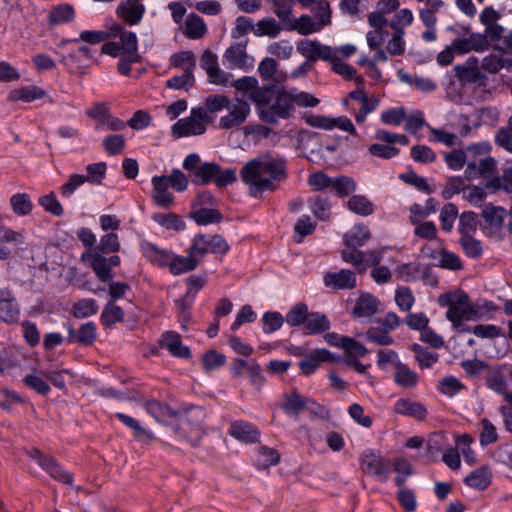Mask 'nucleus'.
I'll use <instances>...</instances> for the list:
<instances>
[{
  "mask_svg": "<svg viewBox=\"0 0 512 512\" xmlns=\"http://www.w3.org/2000/svg\"><path fill=\"white\" fill-rule=\"evenodd\" d=\"M240 175L242 181L256 192L275 191L277 183L288 176L286 161L279 156L263 154L248 161Z\"/></svg>",
  "mask_w": 512,
  "mask_h": 512,
  "instance_id": "1",
  "label": "nucleus"
},
{
  "mask_svg": "<svg viewBox=\"0 0 512 512\" xmlns=\"http://www.w3.org/2000/svg\"><path fill=\"white\" fill-rule=\"evenodd\" d=\"M319 102L318 98L308 92L276 86L272 106L263 113L264 122L277 124L280 119H289L293 115L295 105L304 108L315 107Z\"/></svg>",
  "mask_w": 512,
  "mask_h": 512,
  "instance_id": "2",
  "label": "nucleus"
},
{
  "mask_svg": "<svg viewBox=\"0 0 512 512\" xmlns=\"http://www.w3.org/2000/svg\"><path fill=\"white\" fill-rule=\"evenodd\" d=\"M438 304L448 308L446 318L455 329H460L464 320H478L481 317L479 305H471L468 294L462 291L442 293L438 297Z\"/></svg>",
  "mask_w": 512,
  "mask_h": 512,
  "instance_id": "3",
  "label": "nucleus"
},
{
  "mask_svg": "<svg viewBox=\"0 0 512 512\" xmlns=\"http://www.w3.org/2000/svg\"><path fill=\"white\" fill-rule=\"evenodd\" d=\"M238 92L244 93L255 105L259 118L264 122L263 113L273 102L276 85H258V80L252 76H244L230 83Z\"/></svg>",
  "mask_w": 512,
  "mask_h": 512,
  "instance_id": "4",
  "label": "nucleus"
},
{
  "mask_svg": "<svg viewBox=\"0 0 512 512\" xmlns=\"http://www.w3.org/2000/svg\"><path fill=\"white\" fill-rule=\"evenodd\" d=\"M209 121V115L204 108H192L188 117L179 119L172 125V135L177 138L201 135L206 131Z\"/></svg>",
  "mask_w": 512,
  "mask_h": 512,
  "instance_id": "5",
  "label": "nucleus"
},
{
  "mask_svg": "<svg viewBox=\"0 0 512 512\" xmlns=\"http://www.w3.org/2000/svg\"><path fill=\"white\" fill-rule=\"evenodd\" d=\"M360 468L363 473L380 482H386L391 473V463L371 450L363 452L360 456Z\"/></svg>",
  "mask_w": 512,
  "mask_h": 512,
  "instance_id": "6",
  "label": "nucleus"
},
{
  "mask_svg": "<svg viewBox=\"0 0 512 512\" xmlns=\"http://www.w3.org/2000/svg\"><path fill=\"white\" fill-rule=\"evenodd\" d=\"M227 114L219 119L218 127L223 130L237 128L244 124L251 113L250 105L241 98L230 100L226 106Z\"/></svg>",
  "mask_w": 512,
  "mask_h": 512,
  "instance_id": "7",
  "label": "nucleus"
},
{
  "mask_svg": "<svg viewBox=\"0 0 512 512\" xmlns=\"http://www.w3.org/2000/svg\"><path fill=\"white\" fill-rule=\"evenodd\" d=\"M190 248L201 260L207 253L225 254L229 250V245L221 235L198 234L193 238Z\"/></svg>",
  "mask_w": 512,
  "mask_h": 512,
  "instance_id": "8",
  "label": "nucleus"
},
{
  "mask_svg": "<svg viewBox=\"0 0 512 512\" xmlns=\"http://www.w3.org/2000/svg\"><path fill=\"white\" fill-rule=\"evenodd\" d=\"M297 52L306 58L307 61L313 63L318 60L329 61L334 58L336 48L329 45L321 44L318 40L302 39L297 43Z\"/></svg>",
  "mask_w": 512,
  "mask_h": 512,
  "instance_id": "9",
  "label": "nucleus"
},
{
  "mask_svg": "<svg viewBox=\"0 0 512 512\" xmlns=\"http://www.w3.org/2000/svg\"><path fill=\"white\" fill-rule=\"evenodd\" d=\"M29 456L55 480L65 484H72V475L64 471L53 457L43 454L37 448H32L29 451Z\"/></svg>",
  "mask_w": 512,
  "mask_h": 512,
  "instance_id": "10",
  "label": "nucleus"
},
{
  "mask_svg": "<svg viewBox=\"0 0 512 512\" xmlns=\"http://www.w3.org/2000/svg\"><path fill=\"white\" fill-rule=\"evenodd\" d=\"M20 318L19 304L8 288L0 289V322L12 325Z\"/></svg>",
  "mask_w": 512,
  "mask_h": 512,
  "instance_id": "11",
  "label": "nucleus"
},
{
  "mask_svg": "<svg viewBox=\"0 0 512 512\" xmlns=\"http://www.w3.org/2000/svg\"><path fill=\"white\" fill-rule=\"evenodd\" d=\"M141 1L142 0H122L116 9L118 18L130 26L139 24L146 12L145 5L141 3Z\"/></svg>",
  "mask_w": 512,
  "mask_h": 512,
  "instance_id": "12",
  "label": "nucleus"
},
{
  "mask_svg": "<svg viewBox=\"0 0 512 512\" xmlns=\"http://www.w3.org/2000/svg\"><path fill=\"white\" fill-rule=\"evenodd\" d=\"M323 283L332 290H352L357 286V277L353 271L341 269L338 272H326Z\"/></svg>",
  "mask_w": 512,
  "mask_h": 512,
  "instance_id": "13",
  "label": "nucleus"
},
{
  "mask_svg": "<svg viewBox=\"0 0 512 512\" xmlns=\"http://www.w3.org/2000/svg\"><path fill=\"white\" fill-rule=\"evenodd\" d=\"M246 44L247 41L238 42L225 51L223 59L228 62L230 68H252L253 58L246 53Z\"/></svg>",
  "mask_w": 512,
  "mask_h": 512,
  "instance_id": "14",
  "label": "nucleus"
},
{
  "mask_svg": "<svg viewBox=\"0 0 512 512\" xmlns=\"http://www.w3.org/2000/svg\"><path fill=\"white\" fill-rule=\"evenodd\" d=\"M161 348L166 349L172 356L188 359L191 351L188 346L182 343L181 335L175 331H166L158 341Z\"/></svg>",
  "mask_w": 512,
  "mask_h": 512,
  "instance_id": "15",
  "label": "nucleus"
},
{
  "mask_svg": "<svg viewBox=\"0 0 512 512\" xmlns=\"http://www.w3.org/2000/svg\"><path fill=\"white\" fill-rule=\"evenodd\" d=\"M496 169V161L490 156L480 158L479 160H468L465 170V177L468 180L479 177L490 178Z\"/></svg>",
  "mask_w": 512,
  "mask_h": 512,
  "instance_id": "16",
  "label": "nucleus"
},
{
  "mask_svg": "<svg viewBox=\"0 0 512 512\" xmlns=\"http://www.w3.org/2000/svg\"><path fill=\"white\" fill-rule=\"evenodd\" d=\"M392 411L395 414L412 417L418 421L426 419L428 415V411L423 404L420 402L412 401L408 398L398 399L394 403Z\"/></svg>",
  "mask_w": 512,
  "mask_h": 512,
  "instance_id": "17",
  "label": "nucleus"
},
{
  "mask_svg": "<svg viewBox=\"0 0 512 512\" xmlns=\"http://www.w3.org/2000/svg\"><path fill=\"white\" fill-rule=\"evenodd\" d=\"M142 255L153 265L166 267L170 265L172 252L166 249H160L149 241H142L140 245Z\"/></svg>",
  "mask_w": 512,
  "mask_h": 512,
  "instance_id": "18",
  "label": "nucleus"
},
{
  "mask_svg": "<svg viewBox=\"0 0 512 512\" xmlns=\"http://www.w3.org/2000/svg\"><path fill=\"white\" fill-rule=\"evenodd\" d=\"M152 184V198L154 203L162 208L169 207L174 200L173 195L168 191L170 187L168 180H166V176L164 175H156L151 179Z\"/></svg>",
  "mask_w": 512,
  "mask_h": 512,
  "instance_id": "19",
  "label": "nucleus"
},
{
  "mask_svg": "<svg viewBox=\"0 0 512 512\" xmlns=\"http://www.w3.org/2000/svg\"><path fill=\"white\" fill-rule=\"evenodd\" d=\"M325 26L319 21H314L311 16L303 14L298 18H292L286 25V29L296 31L300 35L307 36L320 32Z\"/></svg>",
  "mask_w": 512,
  "mask_h": 512,
  "instance_id": "20",
  "label": "nucleus"
},
{
  "mask_svg": "<svg viewBox=\"0 0 512 512\" xmlns=\"http://www.w3.org/2000/svg\"><path fill=\"white\" fill-rule=\"evenodd\" d=\"M230 436L246 443H254L259 439L257 428L247 421H235L228 430Z\"/></svg>",
  "mask_w": 512,
  "mask_h": 512,
  "instance_id": "21",
  "label": "nucleus"
},
{
  "mask_svg": "<svg viewBox=\"0 0 512 512\" xmlns=\"http://www.w3.org/2000/svg\"><path fill=\"white\" fill-rule=\"evenodd\" d=\"M199 263L200 259L189 248L187 256L172 254L169 270L173 275H180L194 270Z\"/></svg>",
  "mask_w": 512,
  "mask_h": 512,
  "instance_id": "22",
  "label": "nucleus"
},
{
  "mask_svg": "<svg viewBox=\"0 0 512 512\" xmlns=\"http://www.w3.org/2000/svg\"><path fill=\"white\" fill-rule=\"evenodd\" d=\"M115 417L127 428L133 431L134 437L142 442L149 443L154 439V435L151 431L145 429L140 425V423L134 419L133 417L117 412L115 413Z\"/></svg>",
  "mask_w": 512,
  "mask_h": 512,
  "instance_id": "23",
  "label": "nucleus"
},
{
  "mask_svg": "<svg viewBox=\"0 0 512 512\" xmlns=\"http://www.w3.org/2000/svg\"><path fill=\"white\" fill-rule=\"evenodd\" d=\"M304 328L308 335L321 334L330 329V321L323 313L311 312L306 318Z\"/></svg>",
  "mask_w": 512,
  "mask_h": 512,
  "instance_id": "24",
  "label": "nucleus"
},
{
  "mask_svg": "<svg viewBox=\"0 0 512 512\" xmlns=\"http://www.w3.org/2000/svg\"><path fill=\"white\" fill-rule=\"evenodd\" d=\"M279 461L280 455L276 449L269 448L267 446H260L256 448L254 465L259 470H264L277 465Z\"/></svg>",
  "mask_w": 512,
  "mask_h": 512,
  "instance_id": "25",
  "label": "nucleus"
},
{
  "mask_svg": "<svg viewBox=\"0 0 512 512\" xmlns=\"http://www.w3.org/2000/svg\"><path fill=\"white\" fill-rule=\"evenodd\" d=\"M379 301L371 294H362L356 301L353 309L355 317H370L378 310Z\"/></svg>",
  "mask_w": 512,
  "mask_h": 512,
  "instance_id": "26",
  "label": "nucleus"
},
{
  "mask_svg": "<svg viewBox=\"0 0 512 512\" xmlns=\"http://www.w3.org/2000/svg\"><path fill=\"white\" fill-rule=\"evenodd\" d=\"M394 382L406 389L414 388L418 384V374L404 363H397L394 372Z\"/></svg>",
  "mask_w": 512,
  "mask_h": 512,
  "instance_id": "27",
  "label": "nucleus"
},
{
  "mask_svg": "<svg viewBox=\"0 0 512 512\" xmlns=\"http://www.w3.org/2000/svg\"><path fill=\"white\" fill-rule=\"evenodd\" d=\"M491 478L492 473L490 469L486 466H483L472 471L468 476H466L464 482L471 488L477 490H485L490 485Z\"/></svg>",
  "mask_w": 512,
  "mask_h": 512,
  "instance_id": "28",
  "label": "nucleus"
},
{
  "mask_svg": "<svg viewBox=\"0 0 512 512\" xmlns=\"http://www.w3.org/2000/svg\"><path fill=\"white\" fill-rule=\"evenodd\" d=\"M219 170V165L213 162H205L199 168L190 174L192 183L196 185H205L214 181L215 175Z\"/></svg>",
  "mask_w": 512,
  "mask_h": 512,
  "instance_id": "29",
  "label": "nucleus"
},
{
  "mask_svg": "<svg viewBox=\"0 0 512 512\" xmlns=\"http://www.w3.org/2000/svg\"><path fill=\"white\" fill-rule=\"evenodd\" d=\"M329 356L330 352L326 349L316 350L307 358L301 360L299 367L303 374L311 375L317 370L321 362L329 360Z\"/></svg>",
  "mask_w": 512,
  "mask_h": 512,
  "instance_id": "30",
  "label": "nucleus"
},
{
  "mask_svg": "<svg viewBox=\"0 0 512 512\" xmlns=\"http://www.w3.org/2000/svg\"><path fill=\"white\" fill-rule=\"evenodd\" d=\"M504 367H506V365L489 369L486 375L487 387L500 395H503L508 388V383L503 374Z\"/></svg>",
  "mask_w": 512,
  "mask_h": 512,
  "instance_id": "31",
  "label": "nucleus"
},
{
  "mask_svg": "<svg viewBox=\"0 0 512 512\" xmlns=\"http://www.w3.org/2000/svg\"><path fill=\"white\" fill-rule=\"evenodd\" d=\"M45 91L35 85L24 86L10 92L9 99L12 101L32 102L45 96Z\"/></svg>",
  "mask_w": 512,
  "mask_h": 512,
  "instance_id": "32",
  "label": "nucleus"
},
{
  "mask_svg": "<svg viewBox=\"0 0 512 512\" xmlns=\"http://www.w3.org/2000/svg\"><path fill=\"white\" fill-rule=\"evenodd\" d=\"M113 35H118L120 37V47L124 50L127 55H139L138 54V41L137 36L132 31H123L122 27L116 25L112 29Z\"/></svg>",
  "mask_w": 512,
  "mask_h": 512,
  "instance_id": "33",
  "label": "nucleus"
},
{
  "mask_svg": "<svg viewBox=\"0 0 512 512\" xmlns=\"http://www.w3.org/2000/svg\"><path fill=\"white\" fill-rule=\"evenodd\" d=\"M207 31L203 19L195 13H190L185 21V35L189 39H200Z\"/></svg>",
  "mask_w": 512,
  "mask_h": 512,
  "instance_id": "34",
  "label": "nucleus"
},
{
  "mask_svg": "<svg viewBox=\"0 0 512 512\" xmlns=\"http://www.w3.org/2000/svg\"><path fill=\"white\" fill-rule=\"evenodd\" d=\"M370 238V231L364 225H356L345 234L344 241L348 248H358Z\"/></svg>",
  "mask_w": 512,
  "mask_h": 512,
  "instance_id": "35",
  "label": "nucleus"
},
{
  "mask_svg": "<svg viewBox=\"0 0 512 512\" xmlns=\"http://www.w3.org/2000/svg\"><path fill=\"white\" fill-rule=\"evenodd\" d=\"M195 300V293L186 292L181 298L175 300V307L179 314V320L181 323V328L183 330L187 329V323L190 320V309Z\"/></svg>",
  "mask_w": 512,
  "mask_h": 512,
  "instance_id": "36",
  "label": "nucleus"
},
{
  "mask_svg": "<svg viewBox=\"0 0 512 512\" xmlns=\"http://www.w3.org/2000/svg\"><path fill=\"white\" fill-rule=\"evenodd\" d=\"M125 313L123 309L116 305L115 302L109 301L103 308L100 319L105 327H110L124 320Z\"/></svg>",
  "mask_w": 512,
  "mask_h": 512,
  "instance_id": "37",
  "label": "nucleus"
},
{
  "mask_svg": "<svg viewBox=\"0 0 512 512\" xmlns=\"http://www.w3.org/2000/svg\"><path fill=\"white\" fill-rule=\"evenodd\" d=\"M190 217L198 224V225H209L214 223H219L222 220V214L214 208H206L201 207L198 209H194L190 213Z\"/></svg>",
  "mask_w": 512,
  "mask_h": 512,
  "instance_id": "38",
  "label": "nucleus"
},
{
  "mask_svg": "<svg viewBox=\"0 0 512 512\" xmlns=\"http://www.w3.org/2000/svg\"><path fill=\"white\" fill-rule=\"evenodd\" d=\"M91 267L100 281L108 282L112 280V269L109 267L106 257L101 255L99 252H96L91 256Z\"/></svg>",
  "mask_w": 512,
  "mask_h": 512,
  "instance_id": "39",
  "label": "nucleus"
},
{
  "mask_svg": "<svg viewBox=\"0 0 512 512\" xmlns=\"http://www.w3.org/2000/svg\"><path fill=\"white\" fill-rule=\"evenodd\" d=\"M307 399L297 392L285 394L282 409L286 413L298 416L307 406Z\"/></svg>",
  "mask_w": 512,
  "mask_h": 512,
  "instance_id": "40",
  "label": "nucleus"
},
{
  "mask_svg": "<svg viewBox=\"0 0 512 512\" xmlns=\"http://www.w3.org/2000/svg\"><path fill=\"white\" fill-rule=\"evenodd\" d=\"M97 301L92 298H84L75 302L71 307V314L75 318H87L98 312Z\"/></svg>",
  "mask_w": 512,
  "mask_h": 512,
  "instance_id": "41",
  "label": "nucleus"
},
{
  "mask_svg": "<svg viewBox=\"0 0 512 512\" xmlns=\"http://www.w3.org/2000/svg\"><path fill=\"white\" fill-rule=\"evenodd\" d=\"M12 211L20 217L29 215L33 210V203L26 193H16L10 198Z\"/></svg>",
  "mask_w": 512,
  "mask_h": 512,
  "instance_id": "42",
  "label": "nucleus"
},
{
  "mask_svg": "<svg viewBox=\"0 0 512 512\" xmlns=\"http://www.w3.org/2000/svg\"><path fill=\"white\" fill-rule=\"evenodd\" d=\"M414 20L413 13L410 9L404 8L398 10L389 22L393 33L405 34V28L412 24Z\"/></svg>",
  "mask_w": 512,
  "mask_h": 512,
  "instance_id": "43",
  "label": "nucleus"
},
{
  "mask_svg": "<svg viewBox=\"0 0 512 512\" xmlns=\"http://www.w3.org/2000/svg\"><path fill=\"white\" fill-rule=\"evenodd\" d=\"M348 209L358 215L368 216L374 211L373 203L363 195H354L347 202Z\"/></svg>",
  "mask_w": 512,
  "mask_h": 512,
  "instance_id": "44",
  "label": "nucleus"
},
{
  "mask_svg": "<svg viewBox=\"0 0 512 512\" xmlns=\"http://www.w3.org/2000/svg\"><path fill=\"white\" fill-rule=\"evenodd\" d=\"M281 32V27L274 18L266 17L255 24L254 34L256 36H268L275 38Z\"/></svg>",
  "mask_w": 512,
  "mask_h": 512,
  "instance_id": "45",
  "label": "nucleus"
},
{
  "mask_svg": "<svg viewBox=\"0 0 512 512\" xmlns=\"http://www.w3.org/2000/svg\"><path fill=\"white\" fill-rule=\"evenodd\" d=\"M308 204L313 215L321 220L325 221L330 216L331 204L326 198L321 196H314L308 199Z\"/></svg>",
  "mask_w": 512,
  "mask_h": 512,
  "instance_id": "46",
  "label": "nucleus"
},
{
  "mask_svg": "<svg viewBox=\"0 0 512 512\" xmlns=\"http://www.w3.org/2000/svg\"><path fill=\"white\" fill-rule=\"evenodd\" d=\"M75 17V11L72 5L64 4L54 7L49 14L51 24L68 23Z\"/></svg>",
  "mask_w": 512,
  "mask_h": 512,
  "instance_id": "47",
  "label": "nucleus"
},
{
  "mask_svg": "<svg viewBox=\"0 0 512 512\" xmlns=\"http://www.w3.org/2000/svg\"><path fill=\"white\" fill-rule=\"evenodd\" d=\"M412 351L415 353L416 361L421 369L430 368L438 361V354L427 350L419 344H413Z\"/></svg>",
  "mask_w": 512,
  "mask_h": 512,
  "instance_id": "48",
  "label": "nucleus"
},
{
  "mask_svg": "<svg viewBox=\"0 0 512 512\" xmlns=\"http://www.w3.org/2000/svg\"><path fill=\"white\" fill-rule=\"evenodd\" d=\"M454 71L459 80L467 83H481L486 80V76L480 69L467 66H455Z\"/></svg>",
  "mask_w": 512,
  "mask_h": 512,
  "instance_id": "49",
  "label": "nucleus"
},
{
  "mask_svg": "<svg viewBox=\"0 0 512 512\" xmlns=\"http://www.w3.org/2000/svg\"><path fill=\"white\" fill-rule=\"evenodd\" d=\"M308 314L309 312L307 305L304 303H298L293 306L286 314L285 321L292 327H296L301 324L304 325Z\"/></svg>",
  "mask_w": 512,
  "mask_h": 512,
  "instance_id": "50",
  "label": "nucleus"
},
{
  "mask_svg": "<svg viewBox=\"0 0 512 512\" xmlns=\"http://www.w3.org/2000/svg\"><path fill=\"white\" fill-rule=\"evenodd\" d=\"M152 219L162 227H165L166 229L181 231L185 228L184 221L179 216L173 213H157L153 215Z\"/></svg>",
  "mask_w": 512,
  "mask_h": 512,
  "instance_id": "51",
  "label": "nucleus"
},
{
  "mask_svg": "<svg viewBox=\"0 0 512 512\" xmlns=\"http://www.w3.org/2000/svg\"><path fill=\"white\" fill-rule=\"evenodd\" d=\"M331 188L339 197H346L356 190L355 181L347 176H339L332 178Z\"/></svg>",
  "mask_w": 512,
  "mask_h": 512,
  "instance_id": "52",
  "label": "nucleus"
},
{
  "mask_svg": "<svg viewBox=\"0 0 512 512\" xmlns=\"http://www.w3.org/2000/svg\"><path fill=\"white\" fill-rule=\"evenodd\" d=\"M459 243L467 257L477 259L482 255V244L472 235L461 236Z\"/></svg>",
  "mask_w": 512,
  "mask_h": 512,
  "instance_id": "53",
  "label": "nucleus"
},
{
  "mask_svg": "<svg viewBox=\"0 0 512 512\" xmlns=\"http://www.w3.org/2000/svg\"><path fill=\"white\" fill-rule=\"evenodd\" d=\"M106 169L105 162L89 164L86 167L87 175L84 176L85 182L92 185H100L106 176Z\"/></svg>",
  "mask_w": 512,
  "mask_h": 512,
  "instance_id": "54",
  "label": "nucleus"
},
{
  "mask_svg": "<svg viewBox=\"0 0 512 512\" xmlns=\"http://www.w3.org/2000/svg\"><path fill=\"white\" fill-rule=\"evenodd\" d=\"M273 4L274 14L285 24L292 19L293 0H266Z\"/></svg>",
  "mask_w": 512,
  "mask_h": 512,
  "instance_id": "55",
  "label": "nucleus"
},
{
  "mask_svg": "<svg viewBox=\"0 0 512 512\" xmlns=\"http://www.w3.org/2000/svg\"><path fill=\"white\" fill-rule=\"evenodd\" d=\"M439 254V266L444 269L458 271L463 268V263L460 257L454 252L442 249Z\"/></svg>",
  "mask_w": 512,
  "mask_h": 512,
  "instance_id": "56",
  "label": "nucleus"
},
{
  "mask_svg": "<svg viewBox=\"0 0 512 512\" xmlns=\"http://www.w3.org/2000/svg\"><path fill=\"white\" fill-rule=\"evenodd\" d=\"M473 442V438L468 434H463L459 436L456 440V447L459 449L464 457V460L469 465H473L476 463V453L470 447Z\"/></svg>",
  "mask_w": 512,
  "mask_h": 512,
  "instance_id": "57",
  "label": "nucleus"
},
{
  "mask_svg": "<svg viewBox=\"0 0 512 512\" xmlns=\"http://www.w3.org/2000/svg\"><path fill=\"white\" fill-rule=\"evenodd\" d=\"M481 432L479 435V442L481 446L485 447L495 443L498 440L497 429L494 424L488 419L481 420Z\"/></svg>",
  "mask_w": 512,
  "mask_h": 512,
  "instance_id": "58",
  "label": "nucleus"
},
{
  "mask_svg": "<svg viewBox=\"0 0 512 512\" xmlns=\"http://www.w3.org/2000/svg\"><path fill=\"white\" fill-rule=\"evenodd\" d=\"M411 158L417 162L422 164L432 163L436 160L435 152L426 145H414L410 151Z\"/></svg>",
  "mask_w": 512,
  "mask_h": 512,
  "instance_id": "59",
  "label": "nucleus"
},
{
  "mask_svg": "<svg viewBox=\"0 0 512 512\" xmlns=\"http://www.w3.org/2000/svg\"><path fill=\"white\" fill-rule=\"evenodd\" d=\"M171 65L174 67H183L184 70L193 72L196 67L195 55L192 51H182L171 56Z\"/></svg>",
  "mask_w": 512,
  "mask_h": 512,
  "instance_id": "60",
  "label": "nucleus"
},
{
  "mask_svg": "<svg viewBox=\"0 0 512 512\" xmlns=\"http://www.w3.org/2000/svg\"><path fill=\"white\" fill-rule=\"evenodd\" d=\"M104 150L111 156L121 154L125 148V139L122 135L111 134L103 139Z\"/></svg>",
  "mask_w": 512,
  "mask_h": 512,
  "instance_id": "61",
  "label": "nucleus"
},
{
  "mask_svg": "<svg viewBox=\"0 0 512 512\" xmlns=\"http://www.w3.org/2000/svg\"><path fill=\"white\" fill-rule=\"evenodd\" d=\"M97 337V327L93 322H86L78 329V344L81 346L92 345Z\"/></svg>",
  "mask_w": 512,
  "mask_h": 512,
  "instance_id": "62",
  "label": "nucleus"
},
{
  "mask_svg": "<svg viewBox=\"0 0 512 512\" xmlns=\"http://www.w3.org/2000/svg\"><path fill=\"white\" fill-rule=\"evenodd\" d=\"M477 229V214L469 211L464 212L459 217L458 231L461 236L472 235Z\"/></svg>",
  "mask_w": 512,
  "mask_h": 512,
  "instance_id": "63",
  "label": "nucleus"
},
{
  "mask_svg": "<svg viewBox=\"0 0 512 512\" xmlns=\"http://www.w3.org/2000/svg\"><path fill=\"white\" fill-rule=\"evenodd\" d=\"M465 386L455 377L447 376L441 379L439 382L438 391L441 394L447 395L449 397H453L462 391Z\"/></svg>",
  "mask_w": 512,
  "mask_h": 512,
  "instance_id": "64",
  "label": "nucleus"
}]
</instances>
